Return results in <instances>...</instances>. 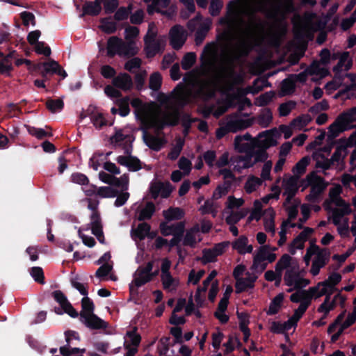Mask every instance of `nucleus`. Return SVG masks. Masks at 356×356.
<instances>
[{"instance_id": "obj_19", "label": "nucleus", "mask_w": 356, "mask_h": 356, "mask_svg": "<svg viewBox=\"0 0 356 356\" xmlns=\"http://www.w3.org/2000/svg\"><path fill=\"white\" fill-rule=\"evenodd\" d=\"M336 289H333L330 285L329 281L320 282L316 286L310 287L309 292L312 294V297L320 298L331 291L334 292Z\"/></svg>"}, {"instance_id": "obj_47", "label": "nucleus", "mask_w": 356, "mask_h": 356, "mask_svg": "<svg viewBox=\"0 0 356 356\" xmlns=\"http://www.w3.org/2000/svg\"><path fill=\"white\" fill-rule=\"evenodd\" d=\"M162 84V76L159 72H154L149 80V88L153 91H158Z\"/></svg>"}, {"instance_id": "obj_3", "label": "nucleus", "mask_w": 356, "mask_h": 356, "mask_svg": "<svg viewBox=\"0 0 356 356\" xmlns=\"http://www.w3.org/2000/svg\"><path fill=\"white\" fill-rule=\"evenodd\" d=\"M181 113L178 109L172 112L165 113L161 118L156 119L154 122V127L156 129L157 132H161L165 127H175L180 120Z\"/></svg>"}, {"instance_id": "obj_41", "label": "nucleus", "mask_w": 356, "mask_h": 356, "mask_svg": "<svg viewBox=\"0 0 356 356\" xmlns=\"http://www.w3.org/2000/svg\"><path fill=\"white\" fill-rule=\"evenodd\" d=\"M310 159L306 156L302 157L293 168V172L296 175H302L305 171L307 166L309 164Z\"/></svg>"}, {"instance_id": "obj_5", "label": "nucleus", "mask_w": 356, "mask_h": 356, "mask_svg": "<svg viewBox=\"0 0 356 356\" xmlns=\"http://www.w3.org/2000/svg\"><path fill=\"white\" fill-rule=\"evenodd\" d=\"M65 341L67 344L60 348V353L63 356H71V355L77 353H84L85 348H79L72 347V341H80V336L79 333L74 330H67L65 332Z\"/></svg>"}, {"instance_id": "obj_62", "label": "nucleus", "mask_w": 356, "mask_h": 356, "mask_svg": "<svg viewBox=\"0 0 356 356\" xmlns=\"http://www.w3.org/2000/svg\"><path fill=\"white\" fill-rule=\"evenodd\" d=\"M222 8V0H211L209 6V13L213 17L218 16L220 14Z\"/></svg>"}, {"instance_id": "obj_46", "label": "nucleus", "mask_w": 356, "mask_h": 356, "mask_svg": "<svg viewBox=\"0 0 356 356\" xmlns=\"http://www.w3.org/2000/svg\"><path fill=\"white\" fill-rule=\"evenodd\" d=\"M196 54L194 52L186 53L181 60V67L184 70L191 69L196 61Z\"/></svg>"}, {"instance_id": "obj_2", "label": "nucleus", "mask_w": 356, "mask_h": 356, "mask_svg": "<svg viewBox=\"0 0 356 356\" xmlns=\"http://www.w3.org/2000/svg\"><path fill=\"white\" fill-rule=\"evenodd\" d=\"M309 184L311 186L310 193L306 196L308 202L316 203L318 202L319 196L326 188L327 184L321 177L314 175L310 177H307Z\"/></svg>"}, {"instance_id": "obj_11", "label": "nucleus", "mask_w": 356, "mask_h": 356, "mask_svg": "<svg viewBox=\"0 0 356 356\" xmlns=\"http://www.w3.org/2000/svg\"><path fill=\"white\" fill-rule=\"evenodd\" d=\"M350 120V115L347 113H341L338 118L331 124L329 127V140H335L341 132L343 131L342 127L347 124Z\"/></svg>"}, {"instance_id": "obj_28", "label": "nucleus", "mask_w": 356, "mask_h": 356, "mask_svg": "<svg viewBox=\"0 0 356 356\" xmlns=\"http://www.w3.org/2000/svg\"><path fill=\"white\" fill-rule=\"evenodd\" d=\"M156 211L155 204L152 202H148L145 207L142 209L137 217L139 221H144L152 218Z\"/></svg>"}, {"instance_id": "obj_1", "label": "nucleus", "mask_w": 356, "mask_h": 356, "mask_svg": "<svg viewBox=\"0 0 356 356\" xmlns=\"http://www.w3.org/2000/svg\"><path fill=\"white\" fill-rule=\"evenodd\" d=\"M252 119H237L228 121L223 127H220L216 129V137L217 139H221L228 133H236L238 131L245 129L250 127L252 124Z\"/></svg>"}, {"instance_id": "obj_43", "label": "nucleus", "mask_w": 356, "mask_h": 356, "mask_svg": "<svg viewBox=\"0 0 356 356\" xmlns=\"http://www.w3.org/2000/svg\"><path fill=\"white\" fill-rule=\"evenodd\" d=\"M248 213L246 210H240L235 212H232L225 219L228 225H235L241 219L244 218Z\"/></svg>"}, {"instance_id": "obj_24", "label": "nucleus", "mask_w": 356, "mask_h": 356, "mask_svg": "<svg viewBox=\"0 0 356 356\" xmlns=\"http://www.w3.org/2000/svg\"><path fill=\"white\" fill-rule=\"evenodd\" d=\"M168 221H163L159 224V229L162 236H168L170 235L175 234V228L177 226H181L182 229L185 230V222L181 221L175 224H172L169 225Z\"/></svg>"}, {"instance_id": "obj_7", "label": "nucleus", "mask_w": 356, "mask_h": 356, "mask_svg": "<svg viewBox=\"0 0 356 356\" xmlns=\"http://www.w3.org/2000/svg\"><path fill=\"white\" fill-rule=\"evenodd\" d=\"M185 31L181 25L173 26L169 32L170 44L175 50L180 49L186 42Z\"/></svg>"}, {"instance_id": "obj_49", "label": "nucleus", "mask_w": 356, "mask_h": 356, "mask_svg": "<svg viewBox=\"0 0 356 356\" xmlns=\"http://www.w3.org/2000/svg\"><path fill=\"white\" fill-rule=\"evenodd\" d=\"M101 29L106 34H112L115 33L117 30V24L113 21H110L108 18H103L101 19Z\"/></svg>"}, {"instance_id": "obj_8", "label": "nucleus", "mask_w": 356, "mask_h": 356, "mask_svg": "<svg viewBox=\"0 0 356 356\" xmlns=\"http://www.w3.org/2000/svg\"><path fill=\"white\" fill-rule=\"evenodd\" d=\"M259 143H260L258 140H254L252 143H244L241 147V149H237L238 152L245 153V156L240 158V161L243 162V168H251L255 164V162L252 161V159L254 156L252 152L256 148V147L260 146Z\"/></svg>"}, {"instance_id": "obj_57", "label": "nucleus", "mask_w": 356, "mask_h": 356, "mask_svg": "<svg viewBox=\"0 0 356 356\" xmlns=\"http://www.w3.org/2000/svg\"><path fill=\"white\" fill-rule=\"evenodd\" d=\"M321 250H320V248L317 245L314 243L311 244V246L307 249L306 254L303 257V260L307 266L309 265L312 257L314 254L317 255L318 252H321Z\"/></svg>"}, {"instance_id": "obj_39", "label": "nucleus", "mask_w": 356, "mask_h": 356, "mask_svg": "<svg viewBox=\"0 0 356 356\" xmlns=\"http://www.w3.org/2000/svg\"><path fill=\"white\" fill-rule=\"evenodd\" d=\"M273 120V113L270 108H266L264 111L258 116V124L264 127H268Z\"/></svg>"}, {"instance_id": "obj_21", "label": "nucleus", "mask_w": 356, "mask_h": 356, "mask_svg": "<svg viewBox=\"0 0 356 356\" xmlns=\"http://www.w3.org/2000/svg\"><path fill=\"white\" fill-rule=\"evenodd\" d=\"M111 143L113 145H121L122 142H124V147H129L132 145L131 143L134 140V137L132 135H124L122 134V130L116 131L115 134L110 138Z\"/></svg>"}, {"instance_id": "obj_12", "label": "nucleus", "mask_w": 356, "mask_h": 356, "mask_svg": "<svg viewBox=\"0 0 356 356\" xmlns=\"http://www.w3.org/2000/svg\"><path fill=\"white\" fill-rule=\"evenodd\" d=\"M269 249L270 246L268 245H261L259 248L257 253L254 256L253 258V263L251 266L252 270H256L259 267L261 268V271H264L266 268L267 264L263 262L266 260V257Z\"/></svg>"}, {"instance_id": "obj_17", "label": "nucleus", "mask_w": 356, "mask_h": 356, "mask_svg": "<svg viewBox=\"0 0 356 356\" xmlns=\"http://www.w3.org/2000/svg\"><path fill=\"white\" fill-rule=\"evenodd\" d=\"M113 85L118 88L127 91L133 86L131 77L127 73H120L113 79Z\"/></svg>"}, {"instance_id": "obj_29", "label": "nucleus", "mask_w": 356, "mask_h": 356, "mask_svg": "<svg viewBox=\"0 0 356 356\" xmlns=\"http://www.w3.org/2000/svg\"><path fill=\"white\" fill-rule=\"evenodd\" d=\"M145 50L147 58H153L156 54L161 52L163 49V46L160 40L151 42L148 44H145Z\"/></svg>"}, {"instance_id": "obj_4", "label": "nucleus", "mask_w": 356, "mask_h": 356, "mask_svg": "<svg viewBox=\"0 0 356 356\" xmlns=\"http://www.w3.org/2000/svg\"><path fill=\"white\" fill-rule=\"evenodd\" d=\"M236 4L237 3L235 1H230L227 3L225 16L219 19V24L220 25L233 28L236 26L238 22H243V20L238 16Z\"/></svg>"}, {"instance_id": "obj_14", "label": "nucleus", "mask_w": 356, "mask_h": 356, "mask_svg": "<svg viewBox=\"0 0 356 356\" xmlns=\"http://www.w3.org/2000/svg\"><path fill=\"white\" fill-rule=\"evenodd\" d=\"M330 252L326 250H321L318 252L316 258L312 262L310 273L316 276L319 274L321 268H323L328 262Z\"/></svg>"}, {"instance_id": "obj_58", "label": "nucleus", "mask_w": 356, "mask_h": 356, "mask_svg": "<svg viewBox=\"0 0 356 356\" xmlns=\"http://www.w3.org/2000/svg\"><path fill=\"white\" fill-rule=\"evenodd\" d=\"M248 243V238L245 235L240 236L232 243V248L236 250L238 254L244 250V248L247 246Z\"/></svg>"}, {"instance_id": "obj_55", "label": "nucleus", "mask_w": 356, "mask_h": 356, "mask_svg": "<svg viewBox=\"0 0 356 356\" xmlns=\"http://www.w3.org/2000/svg\"><path fill=\"white\" fill-rule=\"evenodd\" d=\"M184 144V141L183 140L179 139L177 141V145L175 147H173L168 153V159L172 161L176 160L179 157L180 153L181 152Z\"/></svg>"}, {"instance_id": "obj_51", "label": "nucleus", "mask_w": 356, "mask_h": 356, "mask_svg": "<svg viewBox=\"0 0 356 356\" xmlns=\"http://www.w3.org/2000/svg\"><path fill=\"white\" fill-rule=\"evenodd\" d=\"M296 106V103L292 100L281 104L278 108L280 115L282 117L289 115Z\"/></svg>"}, {"instance_id": "obj_16", "label": "nucleus", "mask_w": 356, "mask_h": 356, "mask_svg": "<svg viewBox=\"0 0 356 356\" xmlns=\"http://www.w3.org/2000/svg\"><path fill=\"white\" fill-rule=\"evenodd\" d=\"M123 40L118 36H111L107 41V56L113 58L115 55L121 56Z\"/></svg>"}, {"instance_id": "obj_26", "label": "nucleus", "mask_w": 356, "mask_h": 356, "mask_svg": "<svg viewBox=\"0 0 356 356\" xmlns=\"http://www.w3.org/2000/svg\"><path fill=\"white\" fill-rule=\"evenodd\" d=\"M150 230V225L147 222H143L138 224L136 229H131V235L133 237L138 238L140 241H143L145 238Z\"/></svg>"}, {"instance_id": "obj_52", "label": "nucleus", "mask_w": 356, "mask_h": 356, "mask_svg": "<svg viewBox=\"0 0 356 356\" xmlns=\"http://www.w3.org/2000/svg\"><path fill=\"white\" fill-rule=\"evenodd\" d=\"M198 92L204 97L210 99L215 96L216 90L210 83H205L200 87Z\"/></svg>"}, {"instance_id": "obj_45", "label": "nucleus", "mask_w": 356, "mask_h": 356, "mask_svg": "<svg viewBox=\"0 0 356 356\" xmlns=\"http://www.w3.org/2000/svg\"><path fill=\"white\" fill-rule=\"evenodd\" d=\"M337 146L335 152L330 158L334 163L339 162L341 159H343L348 154V150L346 148V145H343L342 143H337Z\"/></svg>"}, {"instance_id": "obj_63", "label": "nucleus", "mask_w": 356, "mask_h": 356, "mask_svg": "<svg viewBox=\"0 0 356 356\" xmlns=\"http://www.w3.org/2000/svg\"><path fill=\"white\" fill-rule=\"evenodd\" d=\"M51 296L60 305L61 308L69 302L66 296L60 290L53 291Z\"/></svg>"}, {"instance_id": "obj_40", "label": "nucleus", "mask_w": 356, "mask_h": 356, "mask_svg": "<svg viewBox=\"0 0 356 356\" xmlns=\"http://www.w3.org/2000/svg\"><path fill=\"white\" fill-rule=\"evenodd\" d=\"M46 106L51 113L60 111L64 107V102L61 99H47Z\"/></svg>"}, {"instance_id": "obj_23", "label": "nucleus", "mask_w": 356, "mask_h": 356, "mask_svg": "<svg viewBox=\"0 0 356 356\" xmlns=\"http://www.w3.org/2000/svg\"><path fill=\"white\" fill-rule=\"evenodd\" d=\"M154 267V261H150L147 263L145 267L140 266L137 269L136 273L137 277L134 280V284L136 287H140L143 285H138V281L143 280L151 273Z\"/></svg>"}, {"instance_id": "obj_20", "label": "nucleus", "mask_w": 356, "mask_h": 356, "mask_svg": "<svg viewBox=\"0 0 356 356\" xmlns=\"http://www.w3.org/2000/svg\"><path fill=\"white\" fill-rule=\"evenodd\" d=\"M163 216L168 222L179 220L184 217L185 211L180 207H170L168 209L163 211Z\"/></svg>"}, {"instance_id": "obj_25", "label": "nucleus", "mask_w": 356, "mask_h": 356, "mask_svg": "<svg viewBox=\"0 0 356 356\" xmlns=\"http://www.w3.org/2000/svg\"><path fill=\"white\" fill-rule=\"evenodd\" d=\"M299 266L296 264L291 269H288L284 274V280L285 284L288 286H294L298 277L300 275V273L298 270Z\"/></svg>"}, {"instance_id": "obj_34", "label": "nucleus", "mask_w": 356, "mask_h": 356, "mask_svg": "<svg viewBox=\"0 0 356 356\" xmlns=\"http://www.w3.org/2000/svg\"><path fill=\"white\" fill-rule=\"evenodd\" d=\"M210 29V25L208 23L200 24L199 28L195 33V42L197 45L202 44L205 39L207 33Z\"/></svg>"}, {"instance_id": "obj_59", "label": "nucleus", "mask_w": 356, "mask_h": 356, "mask_svg": "<svg viewBox=\"0 0 356 356\" xmlns=\"http://www.w3.org/2000/svg\"><path fill=\"white\" fill-rule=\"evenodd\" d=\"M70 180L73 183L82 186L88 185L89 184V179L88 177L81 172L72 173L70 177Z\"/></svg>"}, {"instance_id": "obj_13", "label": "nucleus", "mask_w": 356, "mask_h": 356, "mask_svg": "<svg viewBox=\"0 0 356 356\" xmlns=\"http://www.w3.org/2000/svg\"><path fill=\"white\" fill-rule=\"evenodd\" d=\"M337 205L339 207H341L342 208H334L332 209V223L339 226L341 224V220L342 217L345 215L349 214L350 213V208L348 204H347L343 200L339 198L337 202Z\"/></svg>"}, {"instance_id": "obj_42", "label": "nucleus", "mask_w": 356, "mask_h": 356, "mask_svg": "<svg viewBox=\"0 0 356 356\" xmlns=\"http://www.w3.org/2000/svg\"><path fill=\"white\" fill-rule=\"evenodd\" d=\"M296 89L295 81L291 78H286L282 81L281 90L284 95H289L294 92Z\"/></svg>"}, {"instance_id": "obj_38", "label": "nucleus", "mask_w": 356, "mask_h": 356, "mask_svg": "<svg viewBox=\"0 0 356 356\" xmlns=\"http://www.w3.org/2000/svg\"><path fill=\"white\" fill-rule=\"evenodd\" d=\"M33 69L35 71L40 72V75L44 79H47V74H52L53 65L51 60L49 62H43L34 65Z\"/></svg>"}, {"instance_id": "obj_56", "label": "nucleus", "mask_w": 356, "mask_h": 356, "mask_svg": "<svg viewBox=\"0 0 356 356\" xmlns=\"http://www.w3.org/2000/svg\"><path fill=\"white\" fill-rule=\"evenodd\" d=\"M270 213L269 218L264 219V228L265 230L268 232H272L273 234L275 232V211L272 208L269 209Z\"/></svg>"}, {"instance_id": "obj_18", "label": "nucleus", "mask_w": 356, "mask_h": 356, "mask_svg": "<svg viewBox=\"0 0 356 356\" xmlns=\"http://www.w3.org/2000/svg\"><path fill=\"white\" fill-rule=\"evenodd\" d=\"M246 274L248 275V277L238 279L236 282V293H240L245 291L248 289L254 288L257 277L255 275L251 276L248 272Z\"/></svg>"}, {"instance_id": "obj_33", "label": "nucleus", "mask_w": 356, "mask_h": 356, "mask_svg": "<svg viewBox=\"0 0 356 356\" xmlns=\"http://www.w3.org/2000/svg\"><path fill=\"white\" fill-rule=\"evenodd\" d=\"M129 101L130 98L128 96L116 100L115 104L118 106V113L120 116L126 117L129 114Z\"/></svg>"}, {"instance_id": "obj_53", "label": "nucleus", "mask_w": 356, "mask_h": 356, "mask_svg": "<svg viewBox=\"0 0 356 356\" xmlns=\"http://www.w3.org/2000/svg\"><path fill=\"white\" fill-rule=\"evenodd\" d=\"M175 228V234H173V238L170 241H168V245L170 248L177 246L179 244L183 238L185 232L184 229H182L181 226H177V227Z\"/></svg>"}, {"instance_id": "obj_30", "label": "nucleus", "mask_w": 356, "mask_h": 356, "mask_svg": "<svg viewBox=\"0 0 356 356\" xmlns=\"http://www.w3.org/2000/svg\"><path fill=\"white\" fill-rule=\"evenodd\" d=\"M284 293H280L277 294L270 302L268 311L266 312L267 314L269 316L275 315L278 313L282 303L284 300Z\"/></svg>"}, {"instance_id": "obj_44", "label": "nucleus", "mask_w": 356, "mask_h": 356, "mask_svg": "<svg viewBox=\"0 0 356 356\" xmlns=\"http://www.w3.org/2000/svg\"><path fill=\"white\" fill-rule=\"evenodd\" d=\"M119 193V191L111 186H101L98 188L97 195L104 198L115 197Z\"/></svg>"}, {"instance_id": "obj_60", "label": "nucleus", "mask_w": 356, "mask_h": 356, "mask_svg": "<svg viewBox=\"0 0 356 356\" xmlns=\"http://www.w3.org/2000/svg\"><path fill=\"white\" fill-rule=\"evenodd\" d=\"M237 318L239 321V328L241 331L249 329L248 324L250 323L249 314L245 312H236Z\"/></svg>"}, {"instance_id": "obj_31", "label": "nucleus", "mask_w": 356, "mask_h": 356, "mask_svg": "<svg viewBox=\"0 0 356 356\" xmlns=\"http://www.w3.org/2000/svg\"><path fill=\"white\" fill-rule=\"evenodd\" d=\"M138 52V49L134 41L124 42L122 46L121 56L124 57H132L136 55Z\"/></svg>"}, {"instance_id": "obj_50", "label": "nucleus", "mask_w": 356, "mask_h": 356, "mask_svg": "<svg viewBox=\"0 0 356 356\" xmlns=\"http://www.w3.org/2000/svg\"><path fill=\"white\" fill-rule=\"evenodd\" d=\"M274 97V92H266L259 95L255 101V104L258 106H267L273 99Z\"/></svg>"}, {"instance_id": "obj_10", "label": "nucleus", "mask_w": 356, "mask_h": 356, "mask_svg": "<svg viewBox=\"0 0 356 356\" xmlns=\"http://www.w3.org/2000/svg\"><path fill=\"white\" fill-rule=\"evenodd\" d=\"M260 146L258 147L259 149L255 150L254 149L252 150V154L254 157V162H264L268 157V154L266 152V149L269 148L270 146L276 145V140H275L272 137L268 138L266 140L260 141Z\"/></svg>"}, {"instance_id": "obj_37", "label": "nucleus", "mask_w": 356, "mask_h": 356, "mask_svg": "<svg viewBox=\"0 0 356 356\" xmlns=\"http://www.w3.org/2000/svg\"><path fill=\"white\" fill-rule=\"evenodd\" d=\"M262 179L255 177L254 175H251L248 177L247 181L245 184V190L247 193L250 194L254 191H256L257 188L262 184Z\"/></svg>"}, {"instance_id": "obj_6", "label": "nucleus", "mask_w": 356, "mask_h": 356, "mask_svg": "<svg viewBox=\"0 0 356 356\" xmlns=\"http://www.w3.org/2000/svg\"><path fill=\"white\" fill-rule=\"evenodd\" d=\"M80 321L84 325L90 330L106 329L108 326V323L99 318L95 314H80Z\"/></svg>"}, {"instance_id": "obj_48", "label": "nucleus", "mask_w": 356, "mask_h": 356, "mask_svg": "<svg viewBox=\"0 0 356 356\" xmlns=\"http://www.w3.org/2000/svg\"><path fill=\"white\" fill-rule=\"evenodd\" d=\"M95 310V305L93 301L88 297L84 296L81 300V311L80 314H86V315L93 314Z\"/></svg>"}, {"instance_id": "obj_54", "label": "nucleus", "mask_w": 356, "mask_h": 356, "mask_svg": "<svg viewBox=\"0 0 356 356\" xmlns=\"http://www.w3.org/2000/svg\"><path fill=\"white\" fill-rule=\"evenodd\" d=\"M31 275L34 280L41 284H44V275L43 270L41 267L35 266L31 268Z\"/></svg>"}, {"instance_id": "obj_9", "label": "nucleus", "mask_w": 356, "mask_h": 356, "mask_svg": "<svg viewBox=\"0 0 356 356\" xmlns=\"http://www.w3.org/2000/svg\"><path fill=\"white\" fill-rule=\"evenodd\" d=\"M143 1L146 3H150L147 8L149 15H152L156 13L166 17L171 16V13L169 10H163L169 6L170 0H143Z\"/></svg>"}, {"instance_id": "obj_35", "label": "nucleus", "mask_w": 356, "mask_h": 356, "mask_svg": "<svg viewBox=\"0 0 356 356\" xmlns=\"http://www.w3.org/2000/svg\"><path fill=\"white\" fill-rule=\"evenodd\" d=\"M270 86L268 80L265 78H257L254 81L251 87L248 88V92L253 95L259 93L260 91L264 90L265 87Z\"/></svg>"}, {"instance_id": "obj_22", "label": "nucleus", "mask_w": 356, "mask_h": 356, "mask_svg": "<svg viewBox=\"0 0 356 356\" xmlns=\"http://www.w3.org/2000/svg\"><path fill=\"white\" fill-rule=\"evenodd\" d=\"M92 218H94V221L93 224H91L92 233L97 237L99 243L104 244L105 238L103 232L102 218H99L97 214H94Z\"/></svg>"}, {"instance_id": "obj_64", "label": "nucleus", "mask_w": 356, "mask_h": 356, "mask_svg": "<svg viewBox=\"0 0 356 356\" xmlns=\"http://www.w3.org/2000/svg\"><path fill=\"white\" fill-rule=\"evenodd\" d=\"M338 143H342L346 145V148L352 147L356 146V131H354L348 139L346 138H341L337 140Z\"/></svg>"}, {"instance_id": "obj_36", "label": "nucleus", "mask_w": 356, "mask_h": 356, "mask_svg": "<svg viewBox=\"0 0 356 356\" xmlns=\"http://www.w3.org/2000/svg\"><path fill=\"white\" fill-rule=\"evenodd\" d=\"M102 10V7L97 6L92 1H86L83 5L82 15L97 16Z\"/></svg>"}, {"instance_id": "obj_15", "label": "nucleus", "mask_w": 356, "mask_h": 356, "mask_svg": "<svg viewBox=\"0 0 356 356\" xmlns=\"http://www.w3.org/2000/svg\"><path fill=\"white\" fill-rule=\"evenodd\" d=\"M143 138L149 149L156 152L159 151L166 142L164 138L151 135L145 129H143Z\"/></svg>"}, {"instance_id": "obj_27", "label": "nucleus", "mask_w": 356, "mask_h": 356, "mask_svg": "<svg viewBox=\"0 0 356 356\" xmlns=\"http://www.w3.org/2000/svg\"><path fill=\"white\" fill-rule=\"evenodd\" d=\"M298 176H291L288 179L283 181V186L284 188V193L292 194V195H296L298 190Z\"/></svg>"}, {"instance_id": "obj_61", "label": "nucleus", "mask_w": 356, "mask_h": 356, "mask_svg": "<svg viewBox=\"0 0 356 356\" xmlns=\"http://www.w3.org/2000/svg\"><path fill=\"white\" fill-rule=\"evenodd\" d=\"M216 256L211 250V248H205L202 250V257L201 259L203 264L215 262L216 261Z\"/></svg>"}, {"instance_id": "obj_32", "label": "nucleus", "mask_w": 356, "mask_h": 356, "mask_svg": "<svg viewBox=\"0 0 356 356\" xmlns=\"http://www.w3.org/2000/svg\"><path fill=\"white\" fill-rule=\"evenodd\" d=\"M312 294L309 291L307 290H297V292L293 293L290 296V300L292 302H302V301H309L312 300Z\"/></svg>"}]
</instances>
